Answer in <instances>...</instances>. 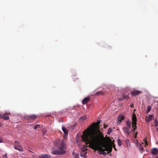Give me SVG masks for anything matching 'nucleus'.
I'll list each match as a JSON object with an SVG mask.
<instances>
[{"instance_id":"f3484780","label":"nucleus","mask_w":158,"mask_h":158,"mask_svg":"<svg viewBox=\"0 0 158 158\" xmlns=\"http://www.w3.org/2000/svg\"><path fill=\"white\" fill-rule=\"evenodd\" d=\"M40 158H49V156L47 154H43L40 156Z\"/></svg>"},{"instance_id":"cd10ccee","label":"nucleus","mask_w":158,"mask_h":158,"mask_svg":"<svg viewBox=\"0 0 158 158\" xmlns=\"http://www.w3.org/2000/svg\"><path fill=\"white\" fill-rule=\"evenodd\" d=\"M2 158H7V154H6L5 155H3L2 156Z\"/></svg>"},{"instance_id":"0eeeda50","label":"nucleus","mask_w":158,"mask_h":158,"mask_svg":"<svg viewBox=\"0 0 158 158\" xmlns=\"http://www.w3.org/2000/svg\"><path fill=\"white\" fill-rule=\"evenodd\" d=\"M37 117L34 114H33L29 115H25L24 118L25 119L28 121H31L35 119Z\"/></svg>"},{"instance_id":"2f4dec72","label":"nucleus","mask_w":158,"mask_h":158,"mask_svg":"<svg viewBox=\"0 0 158 158\" xmlns=\"http://www.w3.org/2000/svg\"><path fill=\"white\" fill-rule=\"evenodd\" d=\"M3 141V139H2L0 137V143H2V142Z\"/></svg>"},{"instance_id":"c9c22d12","label":"nucleus","mask_w":158,"mask_h":158,"mask_svg":"<svg viewBox=\"0 0 158 158\" xmlns=\"http://www.w3.org/2000/svg\"><path fill=\"white\" fill-rule=\"evenodd\" d=\"M123 100V99L122 98H119L118 99V100H120V101H121V100Z\"/></svg>"},{"instance_id":"a19ab883","label":"nucleus","mask_w":158,"mask_h":158,"mask_svg":"<svg viewBox=\"0 0 158 158\" xmlns=\"http://www.w3.org/2000/svg\"><path fill=\"white\" fill-rule=\"evenodd\" d=\"M131 131H133V130H131Z\"/></svg>"},{"instance_id":"4c0bfd02","label":"nucleus","mask_w":158,"mask_h":158,"mask_svg":"<svg viewBox=\"0 0 158 158\" xmlns=\"http://www.w3.org/2000/svg\"><path fill=\"white\" fill-rule=\"evenodd\" d=\"M83 150H85V148H84V149ZM86 150H87V149H86Z\"/></svg>"},{"instance_id":"e433bc0d","label":"nucleus","mask_w":158,"mask_h":158,"mask_svg":"<svg viewBox=\"0 0 158 158\" xmlns=\"http://www.w3.org/2000/svg\"><path fill=\"white\" fill-rule=\"evenodd\" d=\"M156 131H158V127L156 128Z\"/></svg>"},{"instance_id":"2eb2a0df","label":"nucleus","mask_w":158,"mask_h":158,"mask_svg":"<svg viewBox=\"0 0 158 158\" xmlns=\"http://www.w3.org/2000/svg\"><path fill=\"white\" fill-rule=\"evenodd\" d=\"M86 154L87 152H86L85 150H82V151L81 152L80 155L81 157H84L86 158Z\"/></svg>"},{"instance_id":"ddd939ff","label":"nucleus","mask_w":158,"mask_h":158,"mask_svg":"<svg viewBox=\"0 0 158 158\" xmlns=\"http://www.w3.org/2000/svg\"><path fill=\"white\" fill-rule=\"evenodd\" d=\"M90 98L89 97H86L84 98L82 101V103L83 104H86L89 101Z\"/></svg>"},{"instance_id":"20e7f679","label":"nucleus","mask_w":158,"mask_h":158,"mask_svg":"<svg viewBox=\"0 0 158 158\" xmlns=\"http://www.w3.org/2000/svg\"><path fill=\"white\" fill-rule=\"evenodd\" d=\"M104 139L105 138H104L102 142V146L104 148H105L106 151L108 152V153H110L112 151V146L110 145L103 144V141Z\"/></svg>"},{"instance_id":"7c9ffc66","label":"nucleus","mask_w":158,"mask_h":158,"mask_svg":"<svg viewBox=\"0 0 158 158\" xmlns=\"http://www.w3.org/2000/svg\"><path fill=\"white\" fill-rule=\"evenodd\" d=\"M113 144V148H114V149H115V151H116L117 150L116 149V148H115V145L114 144V143H112Z\"/></svg>"},{"instance_id":"7ed1b4c3","label":"nucleus","mask_w":158,"mask_h":158,"mask_svg":"<svg viewBox=\"0 0 158 158\" xmlns=\"http://www.w3.org/2000/svg\"><path fill=\"white\" fill-rule=\"evenodd\" d=\"M54 145L59 147L58 150H54L52 152V153L54 155H63L66 153L65 149L66 148L65 144L63 140H58L54 142Z\"/></svg>"},{"instance_id":"dca6fc26","label":"nucleus","mask_w":158,"mask_h":158,"mask_svg":"<svg viewBox=\"0 0 158 158\" xmlns=\"http://www.w3.org/2000/svg\"><path fill=\"white\" fill-rule=\"evenodd\" d=\"M139 151L141 152H143L144 151V150L141 144L140 143H139Z\"/></svg>"},{"instance_id":"f704fd0d","label":"nucleus","mask_w":158,"mask_h":158,"mask_svg":"<svg viewBox=\"0 0 158 158\" xmlns=\"http://www.w3.org/2000/svg\"><path fill=\"white\" fill-rule=\"evenodd\" d=\"M143 141H144V143L146 142V141H147L146 139H144L143 140Z\"/></svg>"},{"instance_id":"37998d69","label":"nucleus","mask_w":158,"mask_h":158,"mask_svg":"<svg viewBox=\"0 0 158 158\" xmlns=\"http://www.w3.org/2000/svg\"><path fill=\"white\" fill-rule=\"evenodd\" d=\"M156 158H158V157H156Z\"/></svg>"},{"instance_id":"a211bd4d","label":"nucleus","mask_w":158,"mask_h":158,"mask_svg":"<svg viewBox=\"0 0 158 158\" xmlns=\"http://www.w3.org/2000/svg\"><path fill=\"white\" fill-rule=\"evenodd\" d=\"M62 129L64 133V134L66 135H67L68 134V131L64 127H62Z\"/></svg>"},{"instance_id":"423d86ee","label":"nucleus","mask_w":158,"mask_h":158,"mask_svg":"<svg viewBox=\"0 0 158 158\" xmlns=\"http://www.w3.org/2000/svg\"><path fill=\"white\" fill-rule=\"evenodd\" d=\"M15 145H14V148L15 149L18 150L20 152H23V149L22 146L20 144L19 142L17 141H15Z\"/></svg>"},{"instance_id":"b1692460","label":"nucleus","mask_w":158,"mask_h":158,"mask_svg":"<svg viewBox=\"0 0 158 158\" xmlns=\"http://www.w3.org/2000/svg\"><path fill=\"white\" fill-rule=\"evenodd\" d=\"M154 123L155 126L157 127L158 126V122L156 119L154 120Z\"/></svg>"},{"instance_id":"bb28decb","label":"nucleus","mask_w":158,"mask_h":158,"mask_svg":"<svg viewBox=\"0 0 158 158\" xmlns=\"http://www.w3.org/2000/svg\"><path fill=\"white\" fill-rule=\"evenodd\" d=\"M107 139L110 142H112V140L111 139L110 137H107Z\"/></svg>"},{"instance_id":"4468645a","label":"nucleus","mask_w":158,"mask_h":158,"mask_svg":"<svg viewBox=\"0 0 158 158\" xmlns=\"http://www.w3.org/2000/svg\"><path fill=\"white\" fill-rule=\"evenodd\" d=\"M124 116L122 115H119L118 118V121L119 122V123H120L121 122H122V121L124 119Z\"/></svg>"},{"instance_id":"9b49d317","label":"nucleus","mask_w":158,"mask_h":158,"mask_svg":"<svg viewBox=\"0 0 158 158\" xmlns=\"http://www.w3.org/2000/svg\"><path fill=\"white\" fill-rule=\"evenodd\" d=\"M7 113H6L2 115H0L1 118H3L5 120H7L9 119V117L7 115Z\"/></svg>"},{"instance_id":"aec40b11","label":"nucleus","mask_w":158,"mask_h":158,"mask_svg":"<svg viewBox=\"0 0 158 158\" xmlns=\"http://www.w3.org/2000/svg\"><path fill=\"white\" fill-rule=\"evenodd\" d=\"M126 123L127 125V127L131 128V122L129 120H127V121Z\"/></svg>"},{"instance_id":"f03ea898","label":"nucleus","mask_w":158,"mask_h":158,"mask_svg":"<svg viewBox=\"0 0 158 158\" xmlns=\"http://www.w3.org/2000/svg\"><path fill=\"white\" fill-rule=\"evenodd\" d=\"M100 123V120H98L96 123H93L91 125V128H88L87 130L83 132V135L81 137L83 141L85 142L89 140L90 139L91 134L93 133L95 135L96 134L99 135L100 136L104 137V135H102V133H98L96 131L97 129L99 126Z\"/></svg>"},{"instance_id":"1a4fd4ad","label":"nucleus","mask_w":158,"mask_h":158,"mask_svg":"<svg viewBox=\"0 0 158 158\" xmlns=\"http://www.w3.org/2000/svg\"><path fill=\"white\" fill-rule=\"evenodd\" d=\"M141 93V91L138 90H135L131 92V95L135 96L140 94Z\"/></svg>"},{"instance_id":"393cba45","label":"nucleus","mask_w":158,"mask_h":158,"mask_svg":"<svg viewBox=\"0 0 158 158\" xmlns=\"http://www.w3.org/2000/svg\"><path fill=\"white\" fill-rule=\"evenodd\" d=\"M40 124H36L35 125L34 127V129H36L38 127H40Z\"/></svg>"},{"instance_id":"58836bf2","label":"nucleus","mask_w":158,"mask_h":158,"mask_svg":"<svg viewBox=\"0 0 158 158\" xmlns=\"http://www.w3.org/2000/svg\"><path fill=\"white\" fill-rule=\"evenodd\" d=\"M86 118V116H85V119Z\"/></svg>"},{"instance_id":"ea45409f","label":"nucleus","mask_w":158,"mask_h":158,"mask_svg":"<svg viewBox=\"0 0 158 158\" xmlns=\"http://www.w3.org/2000/svg\"><path fill=\"white\" fill-rule=\"evenodd\" d=\"M136 134H137V132H136Z\"/></svg>"},{"instance_id":"4be33fe9","label":"nucleus","mask_w":158,"mask_h":158,"mask_svg":"<svg viewBox=\"0 0 158 158\" xmlns=\"http://www.w3.org/2000/svg\"><path fill=\"white\" fill-rule=\"evenodd\" d=\"M151 109V107L150 106H148L147 107V109L146 111V113H148V112H149Z\"/></svg>"},{"instance_id":"6ab92c4d","label":"nucleus","mask_w":158,"mask_h":158,"mask_svg":"<svg viewBox=\"0 0 158 158\" xmlns=\"http://www.w3.org/2000/svg\"><path fill=\"white\" fill-rule=\"evenodd\" d=\"M123 97L124 99H128L129 98V94H128L127 95L123 94Z\"/></svg>"},{"instance_id":"c85d7f7f","label":"nucleus","mask_w":158,"mask_h":158,"mask_svg":"<svg viewBox=\"0 0 158 158\" xmlns=\"http://www.w3.org/2000/svg\"><path fill=\"white\" fill-rule=\"evenodd\" d=\"M79 155L78 154H76L75 155V158H79Z\"/></svg>"},{"instance_id":"473e14b6","label":"nucleus","mask_w":158,"mask_h":158,"mask_svg":"<svg viewBox=\"0 0 158 158\" xmlns=\"http://www.w3.org/2000/svg\"><path fill=\"white\" fill-rule=\"evenodd\" d=\"M145 146H146L147 145H148L147 141H146V142H145Z\"/></svg>"},{"instance_id":"79ce46f5","label":"nucleus","mask_w":158,"mask_h":158,"mask_svg":"<svg viewBox=\"0 0 158 158\" xmlns=\"http://www.w3.org/2000/svg\"><path fill=\"white\" fill-rule=\"evenodd\" d=\"M157 102V103H158V101Z\"/></svg>"},{"instance_id":"a878e982","label":"nucleus","mask_w":158,"mask_h":158,"mask_svg":"<svg viewBox=\"0 0 158 158\" xmlns=\"http://www.w3.org/2000/svg\"><path fill=\"white\" fill-rule=\"evenodd\" d=\"M118 144L119 146H121L122 144V142L120 139H118L117 140Z\"/></svg>"},{"instance_id":"412c9836","label":"nucleus","mask_w":158,"mask_h":158,"mask_svg":"<svg viewBox=\"0 0 158 158\" xmlns=\"http://www.w3.org/2000/svg\"><path fill=\"white\" fill-rule=\"evenodd\" d=\"M103 93L102 92V91H99L97 92L96 94V95H103Z\"/></svg>"},{"instance_id":"c756f323","label":"nucleus","mask_w":158,"mask_h":158,"mask_svg":"<svg viewBox=\"0 0 158 158\" xmlns=\"http://www.w3.org/2000/svg\"><path fill=\"white\" fill-rule=\"evenodd\" d=\"M108 126V125H106L105 124H104V128H106Z\"/></svg>"},{"instance_id":"39448f33","label":"nucleus","mask_w":158,"mask_h":158,"mask_svg":"<svg viewBox=\"0 0 158 158\" xmlns=\"http://www.w3.org/2000/svg\"><path fill=\"white\" fill-rule=\"evenodd\" d=\"M132 116V127L133 129V131H134L137 127V126H136L137 119L136 115L135 114H133Z\"/></svg>"},{"instance_id":"9d476101","label":"nucleus","mask_w":158,"mask_h":158,"mask_svg":"<svg viewBox=\"0 0 158 158\" xmlns=\"http://www.w3.org/2000/svg\"><path fill=\"white\" fill-rule=\"evenodd\" d=\"M154 118V117L153 115H149L148 116L146 117L145 120L148 122H149L150 121L152 120Z\"/></svg>"},{"instance_id":"6e6552de","label":"nucleus","mask_w":158,"mask_h":158,"mask_svg":"<svg viewBox=\"0 0 158 158\" xmlns=\"http://www.w3.org/2000/svg\"><path fill=\"white\" fill-rule=\"evenodd\" d=\"M130 128L126 127H124L123 128L124 133L127 136H128L130 132Z\"/></svg>"},{"instance_id":"f8f14e48","label":"nucleus","mask_w":158,"mask_h":158,"mask_svg":"<svg viewBox=\"0 0 158 158\" xmlns=\"http://www.w3.org/2000/svg\"><path fill=\"white\" fill-rule=\"evenodd\" d=\"M151 153L153 155H156L158 153V150L157 148H153L151 152Z\"/></svg>"},{"instance_id":"72a5a7b5","label":"nucleus","mask_w":158,"mask_h":158,"mask_svg":"<svg viewBox=\"0 0 158 158\" xmlns=\"http://www.w3.org/2000/svg\"><path fill=\"white\" fill-rule=\"evenodd\" d=\"M131 107L133 108L134 107V105L133 104H132L131 105Z\"/></svg>"},{"instance_id":"f257e3e1","label":"nucleus","mask_w":158,"mask_h":158,"mask_svg":"<svg viewBox=\"0 0 158 158\" xmlns=\"http://www.w3.org/2000/svg\"><path fill=\"white\" fill-rule=\"evenodd\" d=\"M90 138L89 141H85L86 144H89V148L95 151L98 150L100 154L105 155L109 153L108 152H105L106 150L102 146V142L104 139L103 136L93 133L91 134Z\"/></svg>"},{"instance_id":"5701e85b","label":"nucleus","mask_w":158,"mask_h":158,"mask_svg":"<svg viewBox=\"0 0 158 158\" xmlns=\"http://www.w3.org/2000/svg\"><path fill=\"white\" fill-rule=\"evenodd\" d=\"M112 130L111 128H110L108 130V131L107 132V134L109 135L112 132Z\"/></svg>"}]
</instances>
